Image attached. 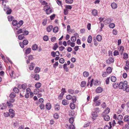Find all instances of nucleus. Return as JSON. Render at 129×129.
<instances>
[{
    "label": "nucleus",
    "instance_id": "nucleus-1",
    "mask_svg": "<svg viewBox=\"0 0 129 129\" xmlns=\"http://www.w3.org/2000/svg\"><path fill=\"white\" fill-rule=\"evenodd\" d=\"M127 84V82L126 81L120 82L119 84V88L122 89L123 90L127 92H129V86H128Z\"/></svg>",
    "mask_w": 129,
    "mask_h": 129
},
{
    "label": "nucleus",
    "instance_id": "nucleus-2",
    "mask_svg": "<svg viewBox=\"0 0 129 129\" xmlns=\"http://www.w3.org/2000/svg\"><path fill=\"white\" fill-rule=\"evenodd\" d=\"M46 9L45 11L47 14L48 15L50 14L52 12V9L48 5L45 6L44 8V10Z\"/></svg>",
    "mask_w": 129,
    "mask_h": 129
},
{
    "label": "nucleus",
    "instance_id": "nucleus-3",
    "mask_svg": "<svg viewBox=\"0 0 129 129\" xmlns=\"http://www.w3.org/2000/svg\"><path fill=\"white\" fill-rule=\"evenodd\" d=\"M9 113L6 112L7 115H9V116L11 118H13L15 116L14 110L12 109H10L9 110Z\"/></svg>",
    "mask_w": 129,
    "mask_h": 129
},
{
    "label": "nucleus",
    "instance_id": "nucleus-4",
    "mask_svg": "<svg viewBox=\"0 0 129 129\" xmlns=\"http://www.w3.org/2000/svg\"><path fill=\"white\" fill-rule=\"evenodd\" d=\"M114 61V58L112 57H109L108 59L106 61L107 63L108 64H110L111 63H113Z\"/></svg>",
    "mask_w": 129,
    "mask_h": 129
},
{
    "label": "nucleus",
    "instance_id": "nucleus-5",
    "mask_svg": "<svg viewBox=\"0 0 129 129\" xmlns=\"http://www.w3.org/2000/svg\"><path fill=\"white\" fill-rule=\"evenodd\" d=\"M34 59L33 56L32 55H29L28 57V59L26 61V63L28 64L30 62V60H32Z\"/></svg>",
    "mask_w": 129,
    "mask_h": 129
},
{
    "label": "nucleus",
    "instance_id": "nucleus-6",
    "mask_svg": "<svg viewBox=\"0 0 129 129\" xmlns=\"http://www.w3.org/2000/svg\"><path fill=\"white\" fill-rule=\"evenodd\" d=\"M103 91V88L101 87H98L96 89V91L98 93H100Z\"/></svg>",
    "mask_w": 129,
    "mask_h": 129
},
{
    "label": "nucleus",
    "instance_id": "nucleus-7",
    "mask_svg": "<svg viewBox=\"0 0 129 129\" xmlns=\"http://www.w3.org/2000/svg\"><path fill=\"white\" fill-rule=\"evenodd\" d=\"M103 117L105 121H108L110 120V117L108 115H103Z\"/></svg>",
    "mask_w": 129,
    "mask_h": 129
},
{
    "label": "nucleus",
    "instance_id": "nucleus-8",
    "mask_svg": "<svg viewBox=\"0 0 129 129\" xmlns=\"http://www.w3.org/2000/svg\"><path fill=\"white\" fill-rule=\"evenodd\" d=\"M104 23L106 24L110 23L111 22V20L110 18H108L104 21Z\"/></svg>",
    "mask_w": 129,
    "mask_h": 129
},
{
    "label": "nucleus",
    "instance_id": "nucleus-9",
    "mask_svg": "<svg viewBox=\"0 0 129 129\" xmlns=\"http://www.w3.org/2000/svg\"><path fill=\"white\" fill-rule=\"evenodd\" d=\"M124 50V47L122 46H121L118 48V50L120 51V54L121 55L122 54Z\"/></svg>",
    "mask_w": 129,
    "mask_h": 129
},
{
    "label": "nucleus",
    "instance_id": "nucleus-10",
    "mask_svg": "<svg viewBox=\"0 0 129 129\" xmlns=\"http://www.w3.org/2000/svg\"><path fill=\"white\" fill-rule=\"evenodd\" d=\"M1 107V109L2 110L6 108V105L5 103H3L0 105Z\"/></svg>",
    "mask_w": 129,
    "mask_h": 129
},
{
    "label": "nucleus",
    "instance_id": "nucleus-11",
    "mask_svg": "<svg viewBox=\"0 0 129 129\" xmlns=\"http://www.w3.org/2000/svg\"><path fill=\"white\" fill-rule=\"evenodd\" d=\"M110 125V127L108 125H106L104 127V129H111L112 127L111 123V122H110L109 123Z\"/></svg>",
    "mask_w": 129,
    "mask_h": 129
},
{
    "label": "nucleus",
    "instance_id": "nucleus-12",
    "mask_svg": "<svg viewBox=\"0 0 129 129\" xmlns=\"http://www.w3.org/2000/svg\"><path fill=\"white\" fill-rule=\"evenodd\" d=\"M7 104L9 108H12L13 106V105L11 104V103L10 101H7Z\"/></svg>",
    "mask_w": 129,
    "mask_h": 129
},
{
    "label": "nucleus",
    "instance_id": "nucleus-13",
    "mask_svg": "<svg viewBox=\"0 0 129 129\" xmlns=\"http://www.w3.org/2000/svg\"><path fill=\"white\" fill-rule=\"evenodd\" d=\"M53 26L52 25H49L47 28V31L48 32H50Z\"/></svg>",
    "mask_w": 129,
    "mask_h": 129
},
{
    "label": "nucleus",
    "instance_id": "nucleus-14",
    "mask_svg": "<svg viewBox=\"0 0 129 129\" xmlns=\"http://www.w3.org/2000/svg\"><path fill=\"white\" fill-rule=\"evenodd\" d=\"M62 103L64 105H66L69 104V101L66 100H64L62 101Z\"/></svg>",
    "mask_w": 129,
    "mask_h": 129
},
{
    "label": "nucleus",
    "instance_id": "nucleus-15",
    "mask_svg": "<svg viewBox=\"0 0 129 129\" xmlns=\"http://www.w3.org/2000/svg\"><path fill=\"white\" fill-rule=\"evenodd\" d=\"M23 21L22 20H21L17 23V27L19 28L23 24Z\"/></svg>",
    "mask_w": 129,
    "mask_h": 129
},
{
    "label": "nucleus",
    "instance_id": "nucleus-16",
    "mask_svg": "<svg viewBox=\"0 0 129 129\" xmlns=\"http://www.w3.org/2000/svg\"><path fill=\"white\" fill-rule=\"evenodd\" d=\"M96 39L97 41H101L102 39V36L99 35H98L96 36Z\"/></svg>",
    "mask_w": 129,
    "mask_h": 129
},
{
    "label": "nucleus",
    "instance_id": "nucleus-17",
    "mask_svg": "<svg viewBox=\"0 0 129 129\" xmlns=\"http://www.w3.org/2000/svg\"><path fill=\"white\" fill-rule=\"evenodd\" d=\"M111 6L113 9H115L117 8V5L115 3H112L111 4Z\"/></svg>",
    "mask_w": 129,
    "mask_h": 129
},
{
    "label": "nucleus",
    "instance_id": "nucleus-18",
    "mask_svg": "<svg viewBox=\"0 0 129 129\" xmlns=\"http://www.w3.org/2000/svg\"><path fill=\"white\" fill-rule=\"evenodd\" d=\"M70 106L71 108L72 109H74L75 108V104L73 103H70Z\"/></svg>",
    "mask_w": 129,
    "mask_h": 129
},
{
    "label": "nucleus",
    "instance_id": "nucleus-19",
    "mask_svg": "<svg viewBox=\"0 0 129 129\" xmlns=\"http://www.w3.org/2000/svg\"><path fill=\"white\" fill-rule=\"evenodd\" d=\"M73 121H70V123L71 124L70 125V129H75V127L74 125H73L72 123H73Z\"/></svg>",
    "mask_w": 129,
    "mask_h": 129
},
{
    "label": "nucleus",
    "instance_id": "nucleus-20",
    "mask_svg": "<svg viewBox=\"0 0 129 129\" xmlns=\"http://www.w3.org/2000/svg\"><path fill=\"white\" fill-rule=\"evenodd\" d=\"M92 115L93 117V118H92L93 120H94L95 119V118H95L97 117V113L96 112H93L92 113Z\"/></svg>",
    "mask_w": 129,
    "mask_h": 129
},
{
    "label": "nucleus",
    "instance_id": "nucleus-21",
    "mask_svg": "<svg viewBox=\"0 0 129 129\" xmlns=\"http://www.w3.org/2000/svg\"><path fill=\"white\" fill-rule=\"evenodd\" d=\"M24 38V37L23 34L19 35L18 37V39L19 40H22Z\"/></svg>",
    "mask_w": 129,
    "mask_h": 129
},
{
    "label": "nucleus",
    "instance_id": "nucleus-22",
    "mask_svg": "<svg viewBox=\"0 0 129 129\" xmlns=\"http://www.w3.org/2000/svg\"><path fill=\"white\" fill-rule=\"evenodd\" d=\"M38 46L36 44H35L33 45L32 47V49L34 50H35L37 49Z\"/></svg>",
    "mask_w": 129,
    "mask_h": 129
},
{
    "label": "nucleus",
    "instance_id": "nucleus-23",
    "mask_svg": "<svg viewBox=\"0 0 129 129\" xmlns=\"http://www.w3.org/2000/svg\"><path fill=\"white\" fill-rule=\"evenodd\" d=\"M46 107L47 109L49 110L51 107V104L49 103H47L46 105Z\"/></svg>",
    "mask_w": 129,
    "mask_h": 129
},
{
    "label": "nucleus",
    "instance_id": "nucleus-24",
    "mask_svg": "<svg viewBox=\"0 0 129 129\" xmlns=\"http://www.w3.org/2000/svg\"><path fill=\"white\" fill-rule=\"evenodd\" d=\"M7 9V11L6 12V14H10L11 12H12V10L11 9H10L9 7H7L6 8Z\"/></svg>",
    "mask_w": 129,
    "mask_h": 129
},
{
    "label": "nucleus",
    "instance_id": "nucleus-25",
    "mask_svg": "<svg viewBox=\"0 0 129 129\" xmlns=\"http://www.w3.org/2000/svg\"><path fill=\"white\" fill-rule=\"evenodd\" d=\"M92 15L94 16H96L97 14V10L95 9H94L93 10L92 12Z\"/></svg>",
    "mask_w": 129,
    "mask_h": 129
},
{
    "label": "nucleus",
    "instance_id": "nucleus-26",
    "mask_svg": "<svg viewBox=\"0 0 129 129\" xmlns=\"http://www.w3.org/2000/svg\"><path fill=\"white\" fill-rule=\"evenodd\" d=\"M112 71V69L110 67H109L107 68L106 72L107 74H109Z\"/></svg>",
    "mask_w": 129,
    "mask_h": 129
},
{
    "label": "nucleus",
    "instance_id": "nucleus-27",
    "mask_svg": "<svg viewBox=\"0 0 129 129\" xmlns=\"http://www.w3.org/2000/svg\"><path fill=\"white\" fill-rule=\"evenodd\" d=\"M22 89H23L22 90V92H24V91H25V90L27 88V85L25 84H22Z\"/></svg>",
    "mask_w": 129,
    "mask_h": 129
},
{
    "label": "nucleus",
    "instance_id": "nucleus-28",
    "mask_svg": "<svg viewBox=\"0 0 129 129\" xmlns=\"http://www.w3.org/2000/svg\"><path fill=\"white\" fill-rule=\"evenodd\" d=\"M116 77L114 76H112L111 77V81L115 82L116 81Z\"/></svg>",
    "mask_w": 129,
    "mask_h": 129
},
{
    "label": "nucleus",
    "instance_id": "nucleus-29",
    "mask_svg": "<svg viewBox=\"0 0 129 129\" xmlns=\"http://www.w3.org/2000/svg\"><path fill=\"white\" fill-rule=\"evenodd\" d=\"M83 76L84 77H87L89 75V73L87 72H84L83 73Z\"/></svg>",
    "mask_w": 129,
    "mask_h": 129
},
{
    "label": "nucleus",
    "instance_id": "nucleus-30",
    "mask_svg": "<svg viewBox=\"0 0 129 129\" xmlns=\"http://www.w3.org/2000/svg\"><path fill=\"white\" fill-rule=\"evenodd\" d=\"M123 118V117L122 115H119L117 118V120L119 121H121Z\"/></svg>",
    "mask_w": 129,
    "mask_h": 129
},
{
    "label": "nucleus",
    "instance_id": "nucleus-31",
    "mask_svg": "<svg viewBox=\"0 0 129 129\" xmlns=\"http://www.w3.org/2000/svg\"><path fill=\"white\" fill-rule=\"evenodd\" d=\"M25 30V29L24 28H23V34L24 35H24H27L29 33L28 31L26 30Z\"/></svg>",
    "mask_w": 129,
    "mask_h": 129
},
{
    "label": "nucleus",
    "instance_id": "nucleus-32",
    "mask_svg": "<svg viewBox=\"0 0 129 129\" xmlns=\"http://www.w3.org/2000/svg\"><path fill=\"white\" fill-rule=\"evenodd\" d=\"M9 96L11 98H14L16 96V94L14 92H12L10 94Z\"/></svg>",
    "mask_w": 129,
    "mask_h": 129
},
{
    "label": "nucleus",
    "instance_id": "nucleus-33",
    "mask_svg": "<svg viewBox=\"0 0 129 129\" xmlns=\"http://www.w3.org/2000/svg\"><path fill=\"white\" fill-rule=\"evenodd\" d=\"M40 92V89L39 88H37L34 90V93L35 94H37Z\"/></svg>",
    "mask_w": 129,
    "mask_h": 129
},
{
    "label": "nucleus",
    "instance_id": "nucleus-34",
    "mask_svg": "<svg viewBox=\"0 0 129 129\" xmlns=\"http://www.w3.org/2000/svg\"><path fill=\"white\" fill-rule=\"evenodd\" d=\"M12 24L13 26H17V21L16 20H14L12 22Z\"/></svg>",
    "mask_w": 129,
    "mask_h": 129
},
{
    "label": "nucleus",
    "instance_id": "nucleus-35",
    "mask_svg": "<svg viewBox=\"0 0 129 129\" xmlns=\"http://www.w3.org/2000/svg\"><path fill=\"white\" fill-rule=\"evenodd\" d=\"M110 109L109 108H107L105 110L103 113L104 114H107L108 113L110 112Z\"/></svg>",
    "mask_w": 129,
    "mask_h": 129
},
{
    "label": "nucleus",
    "instance_id": "nucleus-36",
    "mask_svg": "<svg viewBox=\"0 0 129 129\" xmlns=\"http://www.w3.org/2000/svg\"><path fill=\"white\" fill-rule=\"evenodd\" d=\"M41 86V84L39 82H38L35 84V86L37 88H39Z\"/></svg>",
    "mask_w": 129,
    "mask_h": 129
},
{
    "label": "nucleus",
    "instance_id": "nucleus-37",
    "mask_svg": "<svg viewBox=\"0 0 129 129\" xmlns=\"http://www.w3.org/2000/svg\"><path fill=\"white\" fill-rule=\"evenodd\" d=\"M92 41V37L90 35H89L87 41L88 43H90Z\"/></svg>",
    "mask_w": 129,
    "mask_h": 129
},
{
    "label": "nucleus",
    "instance_id": "nucleus-38",
    "mask_svg": "<svg viewBox=\"0 0 129 129\" xmlns=\"http://www.w3.org/2000/svg\"><path fill=\"white\" fill-rule=\"evenodd\" d=\"M31 49L30 48H28L26 50L25 52V53L26 54H29L31 52Z\"/></svg>",
    "mask_w": 129,
    "mask_h": 129
},
{
    "label": "nucleus",
    "instance_id": "nucleus-39",
    "mask_svg": "<svg viewBox=\"0 0 129 129\" xmlns=\"http://www.w3.org/2000/svg\"><path fill=\"white\" fill-rule=\"evenodd\" d=\"M63 68L66 72H68L69 71V69L67 67V64L66 63L64 64Z\"/></svg>",
    "mask_w": 129,
    "mask_h": 129
},
{
    "label": "nucleus",
    "instance_id": "nucleus-40",
    "mask_svg": "<svg viewBox=\"0 0 129 129\" xmlns=\"http://www.w3.org/2000/svg\"><path fill=\"white\" fill-rule=\"evenodd\" d=\"M59 105L56 104L55 106V109L56 110L58 111L60 109Z\"/></svg>",
    "mask_w": 129,
    "mask_h": 129
},
{
    "label": "nucleus",
    "instance_id": "nucleus-41",
    "mask_svg": "<svg viewBox=\"0 0 129 129\" xmlns=\"http://www.w3.org/2000/svg\"><path fill=\"white\" fill-rule=\"evenodd\" d=\"M124 121H129V116L126 115L125 116L124 118Z\"/></svg>",
    "mask_w": 129,
    "mask_h": 129
},
{
    "label": "nucleus",
    "instance_id": "nucleus-42",
    "mask_svg": "<svg viewBox=\"0 0 129 129\" xmlns=\"http://www.w3.org/2000/svg\"><path fill=\"white\" fill-rule=\"evenodd\" d=\"M86 84V82L84 81H83L81 82V87H83L85 86Z\"/></svg>",
    "mask_w": 129,
    "mask_h": 129
},
{
    "label": "nucleus",
    "instance_id": "nucleus-43",
    "mask_svg": "<svg viewBox=\"0 0 129 129\" xmlns=\"http://www.w3.org/2000/svg\"><path fill=\"white\" fill-rule=\"evenodd\" d=\"M35 65L33 63H31V65L29 67V69L30 70H33L34 68V66Z\"/></svg>",
    "mask_w": 129,
    "mask_h": 129
},
{
    "label": "nucleus",
    "instance_id": "nucleus-44",
    "mask_svg": "<svg viewBox=\"0 0 129 129\" xmlns=\"http://www.w3.org/2000/svg\"><path fill=\"white\" fill-rule=\"evenodd\" d=\"M23 28L22 29H20L19 30L17 31L16 34L18 35L23 33Z\"/></svg>",
    "mask_w": 129,
    "mask_h": 129
},
{
    "label": "nucleus",
    "instance_id": "nucleus-45",
    "mask_svg": "<svg viewBox=\"0 0 129 129\" xmlns=\"http://www.w3.org/2000/svg\"><path fill=\"white\" fill-rule=\"evenodd\" d=\"M53 31L54 33H57L58 31V27H55L53 29Z\"/></svg>",
    "mask_w": 129,
    "mask_h": 129
},
{
    "label": "nucleus",
    "instance_id": "nucleus-46",
    "mask_svg": "<svg viewBox=\"0 0 129 129\" xmlns=\"http://www.w3.org/2000/svg\"><path fill=\"white\" fill-rule=\"evenodd\" d=\"M123 58L124 59L126 60L128 58V55L127 53H124L123 54Z\"/></svg>",
    "mask_w": 129,
    "mask_h": 129
},
{
    "label": "nucleus",
    "instance_id": "nucleus-47",
    "mask_svg": "<svg viewBox=\"0 0 129 129\" xmlns=\"http://www.w3.org/2000/svg\"><path fill=\"white\" fill-rule=\"evenodd\" d=\"M95 103H96L95 105L96 106H98L101 104V102L100 100L96 101Z\"/></svg>",
    "mask_w": 129,
    "mask_h": 129
},
{
    "label": "nucleus",
    "instance_id": "nucleus-48",
    "mask_svg": "<svg viewBox=\"0 0 129 129\" xmlns=\"http://www.w3.org/2000/svg\"><path fill=\"white\" fill-rule=\"evenodd\" d=\"M73 0H66V2L68 4H71L73 2Z\"/></svg>",
    "mask_w": 129,
    "mask_h": 129
},
{
    "label": "nucleus",
    "instance_id": "nucleus-49",
    "mask_svg": "<svg viewBox=\"0 0 129 129\" xmlns=\"http://www.w3.org/2000/svg\"><path fill=\"white\" fill-rule=\"evenodd\" d=\"M35 79L37 80H38L39 79V76L38 74H36L34 76Z\"/></svg>",
    "mask_w": 129,
    "mask_h": 129
},
{
    "label": "nucleus",
    "instance_id": "nucleus-50",
    "mask_svg": "<svg viewBox=\"0 0 129 129\" xmlns=\"http://www.w3.org/2000/svg\"><path fill=\"white\" fill-rule=\"evenodd\" d=\"M71 40L73 42H75L76 40V38L75 36L72 37L71 38Z\"/></svg>",
    "mask_w": 129,
    "mask_h": 129
},
{
    "label": "nucleus",
    "instance_id": "nucleus-51",
    "mask_svg": "<svg viewBox=\"0 0 129 129\" xmlns=\"http://www.w3.org/2000/svg\"><path fill=\"white\" fill-rule=\"evenodd\" d=\"M28 43V41L27 40H24L23 41V44L24 45H27Z\"/></svg>",
    "mask_w": 129,
    "mask_h": 129
},
{
    "label": "nucleus",
    "instance_id": "nucleus-52",
    "mask_svg": "<svg viewBox=\"0 0 129 129\" xmlns=\"http://www.w3.org/2000/svg\"><path fill=\"white\" fill-rule=\"evenodd\" d=\"M40 69L39 67L36 68L35 70V72L36 73L39 72L40 71Z\"/></svg>",
    "mask_w": 129,
    "mask_h": 129
},
{
    "label": "nucleus",
    "instance_id": "nucleus-53",
    "mask_svg": "<svg viewBox=\"0 0 129 129\" xmlns=\"http://www.w3.org/2000/svg\"><path fill=\"white\" fill-rule=\"evenodd\" d=\"M6 1H4L2 3V5L3 6H4V10L5 11H6V9H5V8H7V7L6 6Z\"/></svg>",
    "mask_w": 129,
    "mask_h": 129
},
{
    "label": "nucleus",
    "instance_id": "nucleus-54",
    "mask_svg": "<svg viewBox=\"0 0 129 129\" xmlns=\"http://www.w3.org/2000/svg\"><path fill=\"white\" fill-rule=\"evenodd\" d=\"M13 90L15 93H18L19 92V89L16 87H15L14 88Z\"/></svg>",
    "mask_w": 129,
    "mask_h": 129
},
{
    "label": "nucleus",
    "instance_id": "nucleus-55",
    "mask_svg": "<svg viewBox=\"0 0 129 129\" xmlns=\"http://www.w3.org/2000/svg\"><path fill=\"white\" fill-rule=\"evenodd\" d=\"M66 98L67 99L70 100L72 98V96L70 95L69 94L66 96Z\"/></svg>",
    "mask_w": 129,
    "mask_h": 129
},
{
    "label": "nucleus",
    "instance_id": "nucleus-56",
    "mask_svg": "<svg viewBox=\"0 0 129 129\" xmlns=\"http://www.w3.org/2000/svg\"><path fill=\"white\" fill-rule=\"evenodd\" d=\"M109 26L110 28H113L115 26V24L114 23H111L109 24Z\"/></svg>",
    "mask_w": 129,
    "mask_h": 129
},
{
    "label": "nucleus",
    "instance_id": "nucleus-57",
    "mask_svg": "<svg viewBox=\"0 0 129 129\" xmlns=\"http://www.w3.org/2000/svg\"><path fill=\"white\" fill-rule=\"evenodd\" d=\"M59 61L60 63H63L64 62V60L63 58H61L59 59Z\"/></svg>",
    "mask_w": 129,
    "mask_h": 129
},
{
    "label": "nucleus",
    "instance_id": "nucleus-58",
    "mask_svg": "<svg viewBox=\"0 0 129 129\" xmlns=\"http://www.w3.org/2000/svg\"><path fill=\"white\" fill-rule=\"evenodd\" d=\"M47 19H45L43 20L42 22V24L44 26L47 23Z\"/></svg>",
    "mask_w": 129,
    "mask_h": 129
},
{
    "label": "nucleus",
    "instance_id": "nucleus-59",
    "mask_svg": "<svg viewBox=\"0 0 129 129\" xmlns=\"http://www.w3.org/2000/svg\"><path fill=\"white\" fill-rule=\"evenodd\" d=\"M43 39L45 41H47L48 40V36H45L43 37Z\"/></svg>",
    "mask_w": 129,
    "mask_h": 129
},
{
    "label": "nucleus",
    "instance_id": "nucleus-60",
    "mask_svg": "<svg viewBox=\"0 0 129 129\" xmlns=\"http://www.w3.org/2000/svg\"><path fill=\"white\" fill-rule=\"evenodd\" d=\"M72 100L73 103L75 102L76 101V96H74L72 97Z\"/></svg>",
    "mask_w": 129,
    "mask_h": 129
},
{
    "label": "nucleus",
    "instance_id": "nucleus-61",
    "mask_svg": "<svg viewBox=\"0 0 129 129\" xmlns=\"http://www.w3.org/2000/svg\"><path fill=\"white\" fill-rule=\"evenodd\" d=\"M89 125V123L88 121H87V122H86L84 124L83 126L84 127H87Z\"/></svg>",
    "mask_w": 129,
    "mask_h": 129
},
{
    "label": "nucleus",
    "instance_id": "nucleus-62",
    "mask_svg": "<svg viewBox=\"0 0 129 129\" xmlns=\"http://www.w3.org/2000/svg\"><path fill=\"white\" fill-rule=\"evenodd\" d=\"M68 91L70 93L73 94H74V91L72 89H69L68 90Z\"/></svg>",
    "mask_w": 129,
    "mask_h": 129
},
{
    "label": "nucleus",
    "instance_id": "nucleus-63",
    "mask_svg": "<svg viewBox=\"0 0 129 129\" xmlns=\"http://www.w3.org/2000/svg\"><path fill=\"white\" fill-rule=\"evenodd\" d=\"M54 117L55 119H57L59 117V115L57 113H56L54 115Z\"/></svg>",
    "mask_w": 129,
    "mask_h": 129
},
{
    "label": "nucleus",
    "instance_id": "nucleus-64",
    "mask_svg": "<svg viewBox=\"0 0 129 129\" xmlns=\"http://www.w3.org/2000/svg\"><path fill=\"white\" fill-rule=\"evenodd\" d=\"M65 8L67 9L71 10V9L72 7L71 6L68 5L66 6H65Z\"/></svg>",
    "mask_w": 129,
    "mask_h": 129
}]
</instances>
